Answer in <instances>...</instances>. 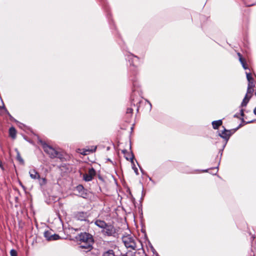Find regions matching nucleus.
Wrapping results in <instances>:
<instances>
[{"label": "nucleus", "mask_w": 256, "mask_h": 256, "mask_svg": "<svg viewBox=\"0 0 256 256\" xmlns=\"http://www.w3.org/2000/svg\"><path fill=\"white\" fill-rule=\"evenodd\" d=\"M133 110L132 108H128L126 110V114H132V113Z\"/></svg>", "instance_id": "393cba45"}, {"label": "nucleus", "mask_w": 256, "mask_h": 256, "mask_svg": "<svg viewBox=\"0 0 256 256\" xmlns=\"http://www.w3.org/2000/svg\"><path fill=\"white\" fill-rule=\"evenodd\" d=\"M38 180L39 184L42 186L45 185L46 183V180L44 178H40H40L38 179Z\"/></svg>", "instance_id": "a211bd4d"}, {"label": "nucleus", "mask_w": 256, "mask_h": 256, "mask_svg": "<svg viewBox=\"0 0 256 256\" xmlns=\"http://www.w3.org/2000/svg\"><path fill=\"white\" fill-rule=\"evenodd\" d=\"M52 232L50 230L45 231L44 232V236L48 240H50L51 237L52 236Z\"/></svg>", "instance_id": "dca6fc26"}, {"label": "nucleus", "mask_w": 256, "mask_h": 256, "mask_svg": "<svg viewBox=\"0 0 256 256\" xmlns=\"http://www.w3.org/2000/svg\"><path fill=\"white\" fill-rule=\"evenodd\" d=\"M122 240L126 248L133 250H136V240L132 234H126L124 235Z\"/></svg>", "instance_id": "f03ea898"}, {"label": "nucleus", "mask_w": 256, "mask_h": 256, "mask_svg": "<svg viewBox=\"0 0 256 256\" xmlns=\"http://www.w3.org/2000/svg\"><path fill=\"white\" fill-rule=\"evenodd\" d=\"M238 54L239 56V60L243 68L244 69V70H247L248 69V66H246V64L244 62V59L242 58V55L240 54V53L238 52Z\"/></svg>", "instance_id": "ddd939ff"}, {"label": "nucleus", "mask_w": 256, "mask_h": 256, "mask_svg": "<svg viewBox=\"0 0 256 256\" xmlns=\"http://www.w3.org/2000/svg\"><path fill=\"white\" fill-rule=\"evenodd\" d=\"M16 158L20 163H22V164L24 163V161L23 159L21 157L18 152H17Z\"/></svg>", "instance_id": "aec40b11"}, {"label": "nucleus", "mask_w": 256, "mask_h": 256, "mask_svg": "<svg viewBox=\"0 0 256 256\" xmlns=\"http://www.w3.org/2000/svg\"><path fill=\"white\" fill-rule=\"evenodd\" d=\"M148 102L150 104V108L151 109V108H152V104H150V102L148 101Z\"/></svg>", "instance_id": "7c9ffc66"}, {"label": "nucleus", "mask_w": 256, "mask_h": 256, "mask_svg": "<svg viewBox=\"0 0 256 256\" xmlns=\"http://www.w3.org/2000/svg\"><path fill=\"white\" fill-rule=\"evenodd\" d=\"M20 184L22 186V187H24V186L22 185V184L20 182Z\"/></svg>", "instance_id": "c9c22d12"}, {"label": "nucleus", "mask_w": 256, "mask_h": 256, "mask_svg": "<svg viewBox=\"0 0 256 256\" xmlns=\"http://www.w3.org/2000/svg\"><path fill=\"white\" fill-rule=\"evenodd\" d=\"M40 143L42 145V148L50 158H59V152L55 150L52 146L48 145L42 140H39Z\"/></svg>", "instance_id": "7ed1b4c3"}, {"label": "nucleus", "mask_w": 256, "mask_h": 256, "mask_svg": "<svg viewBox=\"0 0 256 256\" xmlns=\"http://www.w3.org/2000/svg\"><path fill=\"white\" fill-rule=\"evenodd\" d=\"M102 256H116V254L112 250H108L104 252Z\"/></svg>", "instance_id": "4468645a"}, {"label": "nucleus", "mask_w": 256, "mask_h": 256, "mask_svg": "<svg viewBox=\"0 0 256 256\" xmlns=\"http://www.w3.org/2000/svg\"><path fill=\"white\" fill-rule=\"evenodd\" d=\"M232 133V130H227L224 128L223 130L218 132V136L225 140V144L224 146V148L226 146L228 140Z\"/></svg>", "instance_id": "39448f33"}, {"label": "nucleus", "mask_w": 256, "mask_h": 256, "mask_svg": "<svg viewBox=\"0 0 256 256\" xmlns=\"http://www.w3.org/2000/svg\"><path fill=\"white\" fill-rule=\"evenodd\" d=\"M214 170L216 171V173L218 172V167H216V168H215L214 169Z\"/></svg>", "instance_id": "c756f323"}, {"label": "nucleus", "mask_w": 256, "mask_h": 256, "mask_svg": "<svg viewBox=\"0 0 256 256\" xmlns=\"http://www.w3.org/2000/svg\"><path fill=\"white\" fill-rule=\"evenodd\" d=\"M254 114L256 115V108H254Z\"/></svg>", "instance_id": "2f4dec72"}, {"label": "nucleus", "mask_w": 256, "mask_h": 256, "mask_svg": "<svg viewBox=\"0 0 256 256\" xmlns=\"http://www.w3.org/2000/svg\"><path fill=\"white\" fill-rule=\"evenodd\" d=\"M78 238L80 242H94L92 236L87 232H81L78 235Z\"/></svg>", "instance_id": "20e7f679"}, {"label": "nucleus", "mask_w": 256, "mask_h": 256, "mask_svg": "<svg viewBox=\"0 0 256 256\" xmlns=\"http://www.w3.org/2000/svg\"><path fill=\"white\" fill-rule=\"evenodd\" d=\"M222 124V120H218L213 121L212 122V126L214 129H218L220 126Z\"/></svg>", "instance_id": "9b49d317"}, {"label": "nucleus", "mask_w": 256, "mask_h": 256, "mask_svg": "<svg viewBox=\"0 0 256 256\" xmlns=\"http://www.w3.org/2000/svg\"><path fill=\"white\" fill-rule=\"evenodd\" d=\"M238 128H237L236 129L234 130V132H235L237 130H238Z\"/></svg>", "instance_id": "473e14b6"}, {"label": "nucleus", "mask_w": 256, "mask_h": 256, "mask_svg": "<svg viewBox=\"0 0 256 256\" xmlns=\"http://www.w3.org/2000/svg\"><path fill=\"white\" fill-rule=\"evenodd\" d=\"M60 238V236L58 234H52V236L50 238V240H59Z\"/></svg>", "instance_id": "6ab92c4d"}, {"label": "nucleus", "mask_w": 256, "mask_h": 256, "mask_svg": "<svg viewBox=\"0 0 256 256\" xmlns=\"http://www.w3.org/2000/svg\"><path fill=\"white\" fill-rule=\"evenodd\" d=\"M246 78L248 81V84H254V80L252 76V74L250 72H246Z\"/></svg>", "instance_id": "f8f14e48"}, {"label": "nucleus", "mask_w": 256, "mask_h": 256, "mask_svg": "<svg viewBox=\"0 0 256 256\" xmlns=\"http://www.w3.org/2000/svg\"><path fill=\"white\" fill-rule=\"evenodd\" d=\"M126 151V150H122V152H123L124 153Z\"/></svg>", "instance_id": "72a5a7b5"}, {"label": "nucleus", "mask_w": 256, "mask_h": 256, "mask_svg": "<svg viewBox=\"0 0 256 256\" xmlns=\"http://www.w3.org/2000/svg\"><path fill=\"white\" fill-rule=\"evenodd\" d=\"M76 189L78 190L80 192L84 190V188L82 185H79L76 187Z\"/></svg>", "instance_id": "5701e85b"}, {"label": "nucleus", "mask_w": 256, "mask_h": 256, "mask_svg": "<svg viewBox=\"0 0 256 256\" xmlns=\"http://www.w3.org/2000/svg\"><path fill=\"white\" fill-rule=\"evenodd\" d=\"M250 98L248 96V94H246V96L242 102V104H241L242 106H246Z\"/></svg>", "instance_id": "f3484780"}, {"label": "nucleus", "mask_w": 256, "mask_h": 256, "mask_svg": "<svg viewBox=\"0 0 256 256\" xmlns=\"http://www.w3.org/2000/svg\"><path fill=\"white\" fill-rule=\"evenodd\" d=\"M94 224L102 229L101 232L104 236L116 237L118 235V230L113 225L100 220H96Z\"/></svg>", "instance_id": "f257e3e1"}, {"label": "nucleus", "mask_w": 256, "mask_h": 256, "mask_svg": "<svg viewBox=\"0 0 256 256\" xmlns=\"http://www.w3.org/2000/svg\"><path fill=\"white\" fill-rule=\"evenodd\" d=\"M93 244L94 242H80V247L82 249H84L86 252H88L92 250Z\"/></svg>", "instance_id": "0eeeda50"}, {"label": "nucleus", "mask_w": 256, "mask_h": 256, "mask_svg": "<svg viewBox=\"0 0 256 256\" xmlns=\"http://www.w3.org/2000/svg\"><path fill=\"white\" fill-rule=\"evenodd\" d=\"M132 168L134 169V172H136V174H138V168L135 166H132Z\"/></svg>", "instance_id": "a878e982"}, {"label": "nucleus", "mask_w": 256, "mask_h": 256, "mask_svg": "<svg viewBox=\"0 0 256 256\" xmlns=\"http://www.w3.org/2000/svg\"><path fill=\"white\" fill-rule=\"evenodd\" d=\"M131 56H132V58H130L132 60V63L133 65H134V61L138 60V58L136 56L133 55V54H132Z\"/></svg>", "instance_id": "412c9836"}, {"label": "nucleus", "mask_w": 256, "mask_h": 256, "mask_svg": "<svg viewBox=\"0 0 256 256\" xmlns=\"http://www.w3.org/2000/svg\"><path fill=\"white\" fill-rule=\"evenodd\" d=\"M254 84H248L247 92L246 94H248V96L251 98L252 94V93L254 91Z\"/></svg>", "instance_id": "9d476101"}, {"label": "nucleus", "mask_w": 256, "mask_h": 256, "mask_svg": "<svg viewBox=\"0 0 256 256\" xmlns=\"http://www.w3.org/2000/svg\"><path fill=\"white\" fill-rule=\"evenodd\" d=\"M88 151H89L88 150H86L82 152H80V153L83 155H86V154H87L86 152H88Z\"/></svg>", "instance_id": "bb28decb"}, {"label": "nucleus", "mask_w": 256, "mask_h": 256, "mask_svg": "<svg viewBox=\"0 0 256 256\" xmlns=\"http://www.w3.org/2000/svg\"><path fill=\"white\" fill-rule=\"evenodd\" d=\"M10 256H17V252L14 249L11 250L10 252Z\"/></svg>", "instance_id": "4be33fe9"}, {"label": "nucleus", "mask_w": 256, "mask_h": 256, "mask_svg": "<svg viewBox=\"0 0 256 256\" xmlns=\"http://www.w3.org/2000/svg\"><path fill=\"white\" fill-rule=\"evenodd\" d=\"M0 168H1L2 169H4L2 166V162L1 161H0Z\"/></svg>", "instance_id": "c85d7f7f"}, {"label": "nucleus", "mask_w": 256, "mask_h": 256, "mask_svg": "<svg viewBox=\"0 0 256 256\" xmlns=\"http://www.w3.org/2000/svg\"><path fill=\"white\" fill-rule=\"evenodd\" d=\"M96 175V171L94 168L89 169L88 173L84 174V180L86 182H89L92 180Z\"/></svg>", "instance_id": "423d86ee"}, {"label": "nucleus", "mask_w": 256, "mask_h": 256, "mask_svg": "<svg viewBox=\"0 0 256 256\" xmlns=\"http://www.w3.org/2000/svg\"><path fill=\"white\" fill-rule=\"evenodd\" d=\"M240 114H241L242 116H244V114L243 110H240Z\"/></svg>", "instance_id": "cd10ccee"}, {"label": "nucleus", "mask_w": 256, "mask_h": 256, "mask_svg": "<svg viewBox=\"0 0 256 256\" xmlns=\"http://www.w3.org/2000/svg\"><path fill=\"white\" fill-rule=\"evenodd\" d=\"M10 136L12 138H15L16 137V130L14 127H11L9 130Z\"/></svg>", "instance_id": "2eb2a0df"}, {"label": "nucleus", "mask_w": 256, "mask_h": 256, "mask_svg": "<svg viewBox=\"0 0 256 256\" xmlns=\"http://www.w3.org/2000/svg\"><path fill=\"white\" fill-rule=\"evenodd\" d=\"M134 156L133 154H131V157L130 158V160L132 164H134ZM126 159L128 160L129 158L128 157H126Z\"/></svg>", "instance_id": "b1692460"}, {"label": "nucleus", "mask_w": 256, "mask_h": 256, "mask_svg": "<svg viewBox=\"0 0 256 256\" xmlns=\"http://www.w3.org/2000/svg\"><path fill=\"white\" fill-rule=\"evenodd\" d=\"M208 170H204V172H208Z\"/></svg>", "instance_id": "f704fd0d"}, {"label": "nucleus", "mask_w": 256, "mask_h": 256, "mask_svg": "<svg viewBox=\"0 0 256 256\" xmlns=\"http://www.w3.org/2000/svg\"><path fill=\"white\" fill-rule=\"evenodd\" d=\"M76 217L78 220L81 221H85L88 218V215L86 212H79L76 214Z\"/></svg>", "instance_id": "1a4fd4ad"}, {"label": "nucleus", "mask_w": 256, "mask_h": 256, "mask_svg": "<svg viewBox=\"0 0 256 256\" xmlns=\"http://www.w3.org/2000/svg\"><path fill=\"white\" fill-rule=\"evenodd\" d=\"M29 174L31 178L33 180H37L40 178V175L35 169L30 170L29 171Z\"/></svg>", "instance_id": "6e6552de"}]
</instances>
